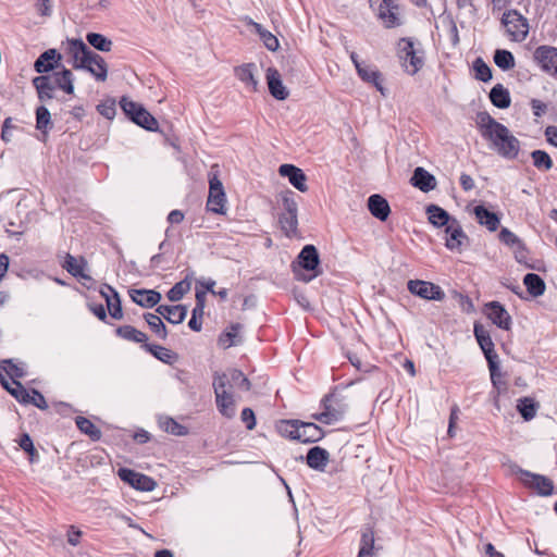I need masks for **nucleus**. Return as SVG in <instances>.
I'll return each mask as SVG.
<instances>
[{
    "instance_id": "nucleus-37",
    "label": "nucleus",
    "mask_w": 557,
    "mask_h": 557,
    "mask_svg": "<svg viewBox=\"0 0 557 557\" xmlns=\"http://www.w3.org/2000/svg\"><path fill=\"white\" fill-rule=\"evenodd\" d=\"M428 218L430 223H432L434 226L441 227V226H447L451 220L449 218V214L444 209L440 208L438 206L431 205L426 209Z\"/></svg>"
},
{
    "instance_id": "nucleus-35",
    "label": "nucleus",
    "mask_w": 557,
    "mask_h": 557,
    "mask_svg": "<svg viewBox=\"0 0 557 557\" xmlns=\"http://www.w3.org/2000/svg\"><path fill=\"white\" fill-rule=\"evenodd\" d=\"M528 293L533 297L542 296L546 289L543 278L535 273H528L523 277Z\"/></svg>"
},
{
    "instance_id": "nucleus-13",
    "label": "nucleus",
    "mask_w": 557,
    "mask_h": 557,
    "mask_svg": "<svg viewBox=\"0 0 557 557\" xmlns=\"http://www.w3.org/2000/svg\"><path fill=\"white\" fill-rule=\"evenodd\" d=\"M474 336L484 352V356L488 363V369L493 374V379L495 380V372L497 371V355L494 351V343L490 336L488 331H486L482 325H474Z\"/></svg>"
},
{
    "instance_id": "nucleus-2",
    "label": "nucleus",
    "mask_w": 557,
    "mask_h": 557,
    "mask_svg": "<svg viewBox=\"0 0 557 557\" xmlns=\"http://www.w3.org/2000/svg\"><path fill=\"white\" fill-rule=\"evenodd\" d=\"M69 53L72 57V65L75 70L89 72L98 82L107 79L108 65L104 59L90 50L83 40H69Z\"/></svg>"
},
{
    "instance_id": "nucleus-4",
    "label": "nucleus",
    "mask_w": 557,
    "mask_h": 557,
    "mask_svg": "<svg viewBox=\"0 0 557 557\" xmlns=\"http://www.w3.org/2000/svg\"><path fill=\"white\" fill-rule=\"evenodd\" d=\"M280 432L301 443H315L324 436L323 430L315 423L298 420L283 421L280 425Z\"/></svg>"
},
{
    "instance_id": "nucleus-6",
    "label": "nucleus",
    "mask_w": 557,
    "mask_h": 557,
    "mask_svg": "<svg viewBox=\"0 0 557 557\" xmlns=\"http://www.w3.org/2000/svg\"><path fill=\"white\" fill-rule=\"evenodd\" d=\"M502 24L506 28V34L510 40L516 42L523 41L529 34L528 20L517 10H508L502 16Z\"/></svg>"
},
{
    "instance_id": "nucleus-8",
    "label": "nucleus",
    "mask_w": 557,
    "mask_h": 557,
    "mask_svg": "<svg viewBox=\"0 0 557 557\" xmlns=\"http://www.w3.org/2000/svg\"><path fill=\"white\" fill-rule=\"evenodd\" d=\"M377 18L387 28L400 25L399 7L394 0H369Z\"/></svg>"
},
{
    "instance_id": "nucleus-11",
    "label": "nucleus",
    "mask_w": 557,
    "mask_h": 557,
    "mask_svg": "<svg viewBox=\"0 0 557 557\" xmlns=\"http://www.w3.org/2000/svg\"><path fill=\"white\" fill-rule=\"evenodd\" d=\"M533 59L541 70L557 78V48L553 46H539L533 52Z\"/></svg>"
},
{
    "instance_id": "nucleus-33",
    "label": "nucleus",
    "mask_w": 557,
    "mask_h": 557,
    "mask_svg": "<svg viewBox=\"0 0 557 557\" xmlns=\"http://www.w3.org/2000/svg\"><path fill=\"white\" fill-rule=\"evenodd\" d=\"M474 214L478 222L484 225L488 231L494 232L498 228V216L494 212L488 211L485 207L476 206L474 208Z\"/></svg>"
},
{
    "instance_id": "nucleus-23",
    "label": "nucleus",
    "mask_w": 557,
    "mask_h": 557,
    "mask_svg": "<svg viewBox=\"0 0 557 557\" xmlns=\"http://www.w3.org/2000/svg\"><path fill=\"white\" fill-rule=\"evenodd\" d=\"M368 209L380 221H386L391 213L387 200L379 194L371 195L368 198Z\"/></svg>"
},
{
    "instance_id": "nucleus-20",
    "label": "nucleus",
    "mask_w": 557,
    "mask_h": 557,
    "mask_svg": "<svg viewBox=\"0 0 557 557\" xmlns=\"http://www.w3.org/2000/svg\"><path fill=\"white\" fill-rule=\"evenodd\" d=\"M445 245L450 250H459L466 234L457 220L453 219L445 228Z\"/></svg>"
},
{
    "instance_id": "nucleus-61",
    "label": "nucleus",
    "mask_w": 557,
    "mask_h": 557,
    "mask_svg": "<svg viewBox=\"0 0 557 557\" xmlns=\"http://www.w3.org/2000/svg\"><path fill=\"white\" fill-rule=\"evenodd\" d=\"M20 447L29 454L30 460L33 461V457L36 454L33 441L27 433H24L18 442Z\"/></svg>"
},
{
    "instance_id": "nucleus-49",
    "label": "nucleus",
    "mask_w": 557,
    "mask_h": 557,
    "mask_svg": "<svg viewBox=\"0 0 557 557\" xmlns=\"http://www.w3.org/2000/svg\"><path fill=\"white\" fill-rule=\"evenodd\" d=\"M86 39L90 46L99 51L108 52L112 48V41L101 34L88 33Z\"/></svg>"
},
{
    "instance_id": "nucleus-64",
    "label": "nucleus",
    "mask_w": 557,
    "mask_h": 557,
    "mask_svg": "<svg viewBox=\"0 0 557 557\" xmlns=\"http://www.w3.org/2000/svg\"><path fill=\"white\" fill-rule=\"evenodd\" d=\"M531 108L533 110V114L535 116L540 117L546 112L547 106L544 102H542L541 100L532 99Z\"/></svg>"
},
{
    "instance_id": "nucleus-38",
    "label": "nucleus",
    "mask_w": 557,
    "mask_h": 557,
    "mask_svg": "<svg viewBox=\"0 0 557 557\" xmlns=\"http://www.w3.org/2000/svg\"><path fill=\"white\" fill-rule=\"evenodd\" d=\"M86 262L84 259H76L75 257L67 255L63 264V268L71 273L73 276L90 280V276L84 273Z\"/></svg>"
},
{
    "instance_id": "nucleus-32",
    "label": "nucleus",
    "mask_w": 557,
    "mask_h": 557,
    "mask_svg": "<svg viewBox=\"0 0 557 557\" xmlns=\"http://www.w3.org/2000/svg\"><path fill=\"white\" fill-rule=\"evenodd\" d=\"M33 85L35 86L41 101L53 98L55 85L50 76H37L33 79Z\"/></svg>"
},
{
    "instance_id": "nucleus-21",
    "label": "nucleus",
    "mask_w": 557,
    "mask_h": 557,
    "mask_svg": "<svg viewBox=\"0 0 557 557\" xmlns=\"http://www.w3.org/2000/svg\"><path fill=\"white\" fill-rule=\"evenodd\" d=\"M410 182L412 186L419 188L424 193L431 191L436 187V180L434 175H432L421 166L414 169Z\"/></svg>"
},
{
    "instance_id": "nucleus-17",
    "label": "nucleus",
    "mask_w": 557,
    "mask_h": 557,
    "mask_svg": "<svg viewBox=\"0 0 557 557\" xmlns=\"http://www.w3.org/2000/svg\"><path fill=\"white\" fill-rule=\"evenodd\" d=\"M278 173L287 177L289 183L299 191L305 193L308 190V186L306 184L307 177L304 171L299 168H296L293 164H282L278 168Z\"/></svg>"
},
{
    "instance_id": "nucleus-1",
    "label": "nucleus",
    "mask_w": 557,
    "mask_h": 557,
    "mask_svg": "<svg viewBox=\"0 0 557 557\" xmlns=\"http://www.w3.org/2000/svg\"><path fill=\"white\" fill-rule=\"evenodd\" d=\"M482 136L491 141V148L500 157L512 160L520 151V141L512 135L507 126L497 122L491 115L485 114L480 119Z\"/></svg>"
},
{
    "instance_id": "nucleus-24",
    "label": "nucleus",
    "mask_w": 557,
    "mask_h": 557,
    "mask_svg": "<svg viewBox=\"0 0 557 557\" xmlns=\"http://www.w3.org/2000/svg\"><path fill=\"white\" fill-rule=\"evenodd\" d=\"M330 459V454L326 449L314 446L308 450L306 460L307 465L317 471H324Z\"/></svg>"
},
{
    "instance_id": "nucleus-7",
    "label": "nucleus",
    "mask_w": 557,
    "mask_h": 557,
    "mask_svg": "<svg viewBox=\"0 0 557 557\" xmlns=\"http://www.w3.org/2000/svg\"><path fill=\"white\" fill-rule=\"evenodd\" d=\"M284 212L280 214L278 222L287 237L296 235L298 227V206L294 199V193L287 191L282 196Z\"/></svg>"
},
{
    "instance_id": "nucleus-45",
    "label": "nucleus",
    "mask_w": 557,
    "mask_h": 557,
    "mask_svg": "<svg viewBox=\"0 0 557 557\" xmlns=\"http://www.w3.org/2000/svg\"><path fill=\"white\" fill-rule=\"evenodd\" d=\"M144 348L158 360L164 363L171 364L175 359V355L173 354V351L165 347L159 345L145 344Z\"/></svg>"
},
{
    "instance_id": "nucleus-25",
    "label": "nucleus",
    "mask_w": 557,
    "mask_h": 557,
    "mask_svg": "<svg viewBox=\"0 0 557 557\" xmlns=\"http://www.w3.org/2000/svg\"><path fill=\"white\" fill-rule=\"evenodd\" d=\"M157 312L172 324L182 323L187 315V308L182 305L166 306L160 305Z\"/></svg>"
},
{
    "instance_id": "nucleus-18",
    "label": "nucleus",
    "mask_w": 557,
    "mask_h": 557,
    "mask_svg": "<svg viewBox=\"0 0 557 557\" xmlns=\"http://www.w3.org/2000/svg\"><path fill=\"white\" fill-rule=\"evenodd\" d=\"M265 76L271 96L277 100H285L289 92L283 84L280 72L275 67H269Z\"/></svg>"
},
{
    "instance_id": "nucleus-15",
    "label": "nucleus",
    "mask_w": 557,
    "mask_h": 557,
    "mask_svg": "<svg viewBox=\"0 0 557 557\" xmlns=\"http://www.w3.org/2000/svg\"><path fill=\"white\" fill-rule=\"evenodd\" d=\"M117 474L122 481L128 483L132 487L139 491L150 492L153 491L157 485L154 480L150 476L135 472L134 470L127 468L119 469Z\"/></svg>"
},
{
    "instance_id": "nucleus-39",
    "label": "nucleus",
    "mask_w": 557,
    "mask_h": 557,
    "mask_svg": "<svg viewBox=\"0 0 557 557\" xmlns=\"http://www.w3.org/2000/svg\"><path fill=\"white\" fill-rule=\"evenodd\" d=\"M226 379L230 381V384H232L233 389H243V391H249L251 387V384L249 380L245 376V374L237 369H228L227 371L223 372Z\"/></svg>"
},
{
    "instance_id": "nucleus-56",
    "label": "nucleus",
    "mask_w": 557,
    "mask_h": 557,
    "mask_svg": "<svg viewBox=\"0 0 557 557\" xmlns=\"http://www.w3.org/2000/svg\"><path fill=\"white\" fill-rule=\"evenodd\" d=\"M51 125V115L46 107H39L36 110V127L39 131H46Z\"/></svg>"
},
{
    "instance_id": "nucleus-51",
    "label": "nucleus",
    "mask_w": 557,
    "mask_h": 557,
    "mask_svg": "<svg viewBox=\"0 0 557 557\" xmlns=\"http://www.w3.org/2000/svg\"><path fill=\"white\" fill-rule=\"evenodd\" d=\"M212 386L214 396H218V394H232L234 391L232 384H230V381L226 379L223 372H215L213 374Z\"/></svg>"
},
{
    "instance_id": "nucleus-47",
    "label": "nucleus",
    "mask_w": 557,
    "mask_h": 557,
    "mask_svg": "<svg viewBox=\"0 0 557 557\" xmlns=\"http://www.w3.org/2000/svg\"><path fill=\"white\" fill-rule=\"evenodd\" d=\"M132 121L147 131H156L158 128L157 120L145 108L139 110Z\"/></svg>"
},
{
    "instance_id": "nucleus-59",
    "label": "nucleus",
    "mask_w": 557,
    "mask_h": 557,
    "mask_svg": "<svg viewBox=\"0 0 557 557\" xmlns=\"http://www.w3.org/2000/svg\"><path fill=\"white\" fill-rule=\"evenodd\" d=\"M28 404H32L41 410H46L48 408V404L44 395L36 389L30 391Z\"/></svg>"
},
{
    "instance_id": "nucleus-29",
    "label": "nucleus",
    "mask_w": 557,
    "mask_h": 557,
    "mask_svg": "<svg viewBox=\"0 0 557 557\" xmlns=\"http://www.w3.org/2000/svg\"><path fill=\"white\" fill-rule=\"evenodd\" d=\"M257 66L255 63L243 64L235 70L237 78L246 85L250 90L256 91L258 89V79L256 78L255 72Z\"/></svg>"
},
{
    "instance_id": "nucleus-58",
    "label": "nucleus",
    "mask_w": 557,
    "mask_h": 557,
    "mask_svg": "<svg viewBox=\"0 0 557 557\" xmlns=\"http://www.w3.org/2000/svg\"><path fill=\"white\" fill-rule=\"evenodd\" d=\"M121 108L125 112V114L133 120V117L141 110L144 107L126 97H123L120 101Z\"/></svg>"
},
{
    "instance_id": "nucleus-48",
    "label": "nucleus",
    "mask_w": 557,
    "mask_h": 557,
    "mask_svg": "<svg viewBox=\"0 0 557 557\" xmlns=\"http://www.w3.org/2000/svg\"><path fill=\"white\" fill-rule=\"evenodd\" d=\"M0 373L3 375L5 374L10 379H12V381L21 379L25 375L24 369L18 364L14 363L11 359L2 360L0 362Z\"/></svg>"
},
{
    "instance_id": "nucleus-36",
    "label": "nucleus",
    "mask_w": 557,
    "mask_h": 557,
    "mask_svg": "<svg viewBox=\"0 0 557 557\" xmlns=\"http://www.w3.org/2000/svg\"><path fill=\"white\" fill-rule=\"evenodd\" d=\"M52 79H53V83H54L55 87L62 89L66 94H73V91H74V85H73L74 76H73V73L70 70L63 69L60 72H55L53 74V78Z\"/></svg>"
},
{
    "instance_id": "nucleus-26",
    "label": "nucleus",
    "mask_w": 557,
    "mask_h": 557,
    "mask_svg": "<svg viewBox=\"0 0 557 557\" xmlns=\"http://www.w3.org/2000/svg\"><path fill=\"white\" fill-rule=\"evenodd\" d=\"M104 287L108 292L101 290V295L106 298L110 315L116 320L122 319L123 311L121 306V299L117 292L109 285H104Z\"/></svg>"
},
{
    "instance_id": "nucleus-43",
    "label": "nucleus",
    "mask_w": 557,
    "mask_h": 557,
    "mask_svg": "<svg viewBox=\"0 0 557 557\" xmlns=\"http://www.w3.org/2000/svg\"><path fill=\"white\" fill-rule=\"evenodd\" d=\"M494 63L503 71H509L516 65L513 54L504 49H497L495 51Z\"/></svg>"
},
{
    "instance_id": "nucleus-31",
    "label": "nucleus",
    "mask_w": 557,
    "mask_h": 557,
    "mask_svg": "<svg viewBox=\"0 0 557 557\" xmlns=\"http://www.w3.org/2000/svg\"><path fill=\"white\" fill-rule=\"evenodd\" d=\"M1 385L21 404H28L29 391H27L17 380L12 383L8 381L5 375L0 373Z\"/></svg>"
},
{
    "instance_id": "nucleus-40",
    "label": "nucleus",
    "mask_w": 557,
    "mask_h": 557,
    "mask_svg": "<svg viewBox=\"0 0 557 557\" xmlns=\"http://www.w3.org/2000/svg\"><path fill=\"white\" fill-rule=\"evenodd\" d=\"M193 275H194L193 273L187 274L186 277L183 281L176 283L168 292L166 297L169 298L170 301H173V302L178 301V300H181L184 297V295L186 293L189 292L190 286H191V282L190 281L193 278Z\"/></svg>"
},
{
    "instance_id": "nucleus-14",
    "label": "nucleus",
    "mask_w": 557,
    "mask_h": 557,
    "mask_svg": "<svg viewBox=\"0 0 557 557\" xmlns=\"http://www.w3.org/2000/svg\"><path fill=\"white\" fill-rule=\"evenodd\" d=\"M518 473L521 482L525 486L535 490L540 495L549 496L553 494L554 485L550 479L522 469Z\"/></svg>"
},
{
    "instance_id": "nucleus-9",
    "label": "nucleus",
    "mask_w": 557,
    "mask_h": 557,
    "mask_svg": "<svg viewBox=\"0 0 557 557\" xmlns=\"http://www.w3.org/2000/svg\"><path fill=\"white\" fill-rule=\"evenodd\" d=\"M347 405L335 396H326L323 399V411L313 418L325 424H332L342 420L347 411Z\"/></svg>"
},
{
    "instance_id": "nucleus-22",
    "label": "nucleus",
    "mask_w": 557,
    "mask_h": 557,
    "mask_svg": "<svg viewBox=\"0 0 557 557\" xmlns=\"http://www.w3.org/2000/svg\"><path fill=\"white\" fill-rule=\"evenodd\" d=\"M357 73L363 82L373 84L382 95H385V89L382 85V74L375 66L357 64Z\"/></svg>"
},
{
    "instance_id": "nucleus-62",
    "label": "nucleus",
    "mask_w": 557,
    "mask_h": 557,
    "mask_svg": "<svg viewBox=\"0 0 557 557\" xmlns=\"http://www.w3.org/2000/svg\"><path fill=\"white\" fill-rule=\"evenodd\" d=\"M242 421L246 424L248 430H253L256 426V417L251 408H244L240 414Z\"/></svg>"
},
{
    "instance_id": "nucleus-19",
    "label": "nucleus",
    "mask_w": 557,
    "mask_h": 557,
    "mask_svg": "<svg viewBox=\"0 0 557 557\" xmlns=\"http://www.w3.org/2000/svg\"><path fill=\"white\" fill-rule=\"evenodd\" d=\"M131 299L140 307L152 308L161 300V294L153 289H131Z\"/></svg>"
},
{
    "instance_id": "nucleus-5",
    "label": "nucleus",
    "mask_w": 557,
    "mask_h": 557,
    "mask_svg": "<svg viewBox=\"0 0 557 557\" xmlns=\"http://www.w3.org/2000/svg\"><path fill=\"white\" fill-rule=\"evenodd\" d=\"M398 57L406 73L414 75L423 65L422 51L416 47L411 38H401L398 41Z\"/></svg>"
},
{
    "instance_id": "nucleus-63",
    "label": "nucleus",
    "mask_w": 557,
    "mask_h": 557,
    "mask_svg": "<svg viewBox=\"0 0 557 557\" xmlns=\"http://www.w3.org/2000/svg\"><path fill=\"white\" fill-rule=\"evenodd\" d=\"M97 110L102 116H104L109 120L113 119L115 115L114 103H108V102L100 103V104H98Z\"/></svg>"
},
{
    "instance_id": "nucleus-3",
    "label": "nucleus",
    "mask_w": 557,
    "mask_h": 557,
    "mask_svg": "<svg viewBox=\"0 0 557 557\" xmlns=\"http://www.w3.org/2000/svg\"><path fill=\"white\" fill-rule=\"evenodd\" d=\"M294 273L297 280L305 283L311 282L322 273L318 249L313 245H306L297 258V265H294Z\"/></svg>"
},
{
    "instance_id": "nucleus-10",
    "label": "nucleus",
    "mask_w": 557,
    "mask_h": 557,
    "mask_svg": "<svg viewBox=\"0 0 557 557\" xmlns=\"http://www.w3.org/2000/svg\"><path fill=\"white\" fill-rule=\"evenodd\" d=\"M226 197L222 182L215 174L210 173L209 177V196L207 200L208 210L223 214L225 213Z\"/></svg>"
},
{
    "instance_id": "nucleus-55",
    "label": "nucleus",
    "mask_w": 557,
    "mask_h": 557,
    "mask_svg": "<svg viewBox=\"0 0 557 557\" xmlns=\"http://www.w3.org/2000/svg\"><path fill=\"white\" fill-rule=\"evenodd\" d=\"M473 70L475 72L476 79L484 82V83L492 79L491 67L483 61V59L478 58L474 60Z\"/></svg>"
},
{
    "instance_id": "nucleus-27",
    "label": "nucleus",
    "mask_w": 557,
    "mask_h": 557,
    "mask_svg": "<svg viewBox=\"0 0 557 557\" xmlns=\"http://www.w3.org/2000/svg\"><path fill=\"white\" fill-rule=\"evenodd\" d=\"M248 26H250L253 32H256L260 39L262 40L263 45L269 49L270 51H276L280 47L278 39L268 29H265L261 24L252 21L249 17L245 18Z\"/></svg>"
},
{
    "instance_id": "nucleus-16",
    "label": "nucleus",
    "mask_w": 557,
    "mask_h": 557,
    "mask_svg": "<svg viewBox=\"0 0 557 557\" xmlns=\"http://www.w3.org/2000/svg\"><path fill=\"white\" fill-rule=\"evenodd\" d=\"M486 315L495 325L503 330L508 331L511 326V317L498 301H492L486 305Z\"/></svg>"
},
{
    "instance_id": "nucleus-12",
    "label": "nucleus",
    "mask_w": 557,
    "mask_h": 557,
    "mask_svg": "<svg viewBox=\"0 0 557 557\" xmlns=\"http://www.w3.org/2000/svg\"><path fill=\"white\" fill-rule=\"evenodd\" d=\"M408 290L422 299L441 301L445 298L444 290L432 282L410 280L407 283Z\"/></svg>"
},
{
    "instance_id": "nucleus-50",
    "label": "nucleus",
    "mask_w": 557,
    "mask_h": 557,
    "mask_svg": "<svg viewBox=\"0 0 557 557\" xmlns=\"http://www.w3.org/2000/svg\"><path fill=\"white\" fill-rule=\"evenodd\" d=\"M159 425L160 428L165 431L166 433L173 434V435H185L187 433V430L182 424L177 423L174 419L170 417H161L159 419Z\"/></svg>"
},
{
    "instance_id": "nucleus-30",
    "label": "nucleus",
    "mask_w": 557,
    "mask_h": 557,
    "mask_svg": "<svg viewBox=\"0 0 557 557\" xmlns=\"http://www.w3.org/2000/svg\"><path fill=\"white\" fill-rule=\"evenodd\" d=\"M218 411L226 419H233L236 414V398L232 394H218L215 396Z\"/></svg>"
},
{
    "instance_id": "nucleus-42",
    "label": "nucleus",
    "mask_w": 557,
    "mask_h": 557,
    "mask_svg": "<svg viewBox=\"0 0 557 557\" xmlns=\"http://www.w3.org/2000/svg\"><path fill=\"white\" fill-rule=\"evenodd\" d=\"M373 550L374 532L369 529L362 533L358 557H375Z\"/></svg>"
},
{
    "instance_id": "nucleus-44",
    "label": "nucleus",
    "mask_w": 557,
    "mask_h": 557,
    "mask_svg": "<svg viewBox=\"0 0 557 557\" xmlns=\"http://www.w3.org/2000/svg\"><path fill=\"white\" fill-rule=\"evenodd\" d=\"M144 319L151 329V331L161 339H165L168 336V331L162 322L161 318L154 313H146L144 314Z\"/></svg>"
},
{
    "instance_id": "nucleus-52",
    "label": "nucleus",
    "mask_w": 557,
    "mask_h": 557,
    "mask_svg": "<svg viewBox=\"0 0 557 557\" xmlns=\"http://www.w3.org/2000/svg\"><path fill=\"white\" fill-rule=\"evenodd\" d=\"M533 165L540 171H548L553 168V160L544 150H534L531 152Z\"/></svg>"
},
{
    "instance_id": "nucleus-41",
    "label": "nucleus",
    "mask_w": 557,
    "mask_h": 557,
    "mask_svg": "<svg viewBox=\"0 0 557 557\" xmlns=\"http://www.w3.org/2000/svg\"><path fill=\"white\" fill-rule=\"evenodd\" d=\"M116 334L124 339H127V341H131L134 343H143L144 345L146 344V341L148 338L144 332H141L131 325H123V326L117 327Z\"/></svg>"
},
{
    "instance_id": "nucleus-34",
    "label": "nucleus",
    "mask_w": 557,
    "mask_h": 557,
    "mask_svg": "<svg viewBox=\"0 0 557 557\" xmlns=\"http://www.w3.org/2000/svg\"><path fill=\"white\" fill-rule=\"evenodd\" d=\"M490 100L499 109L508 108L511 102L509 91L502 84H497L491 89Z\"/></svg>"
},
{
    "instance_id": "nucleus-28",
    "label": "nucleus",
    "mask_w": 557,
    "mask_h": 557,
    "mask_svg": "<svg viewBox=\"0 0 557 557\" xmlns=\"http://www.w3.org/2000/svg\"><path fill=\"white\" fill-rule=\"evenodd\" d=\"M61 59V54L55 49H48L42 52L35 61L34 67L37 73H47L54 69L55 63Z\"/></svg>"
},
{
    "instance_id": "nucleus-53",
    "label": "nucleus",
    "mask_w": 557,
    "mask_h": 557,
    "mask_svg": "<svg viewBox=\"0 0 557 557\" xmlns=\"http://www.w3.org/2000/svg\"><path fill=\"white\" fill-rule=\"evenodd\" d=\"M517 409L527 421L533 419L536 414L535 404L528 397L519 399Z\"/></svg>"
},
{
    "instance_id": "nucleus-54",
    "label": "nucleus",
    "mask_w": 557,
    "mask_h": 557,
    "mask_svg": "<svg viewBox=\"0 0 557 557\" xmlns=\"http://www.w3.org/2000/svg\"><path fill=\"white\" fill-rule=\"evenodd\" d=\"M240 329L242 325L238 323L231 325L230 330L220 337V344L224 348H228L231 346L238 344L240 341H237L236 338L238 337Z\"/></svg>"
},
{
    "instance_id": "nucleus-60",
    "label": "nucleus",
    "mask_w": 557,
    "mask_h": 557,
    "mask_svg": "<svg viewBox=\"0 0 557 557\" xmlns=\"http://www.w3.org/2000/svg\"><path fill=\"white\" fill-rule=\"evenodd\" d=\"M16 128L17 126L13 124V119L7 117L2 124L1 139L4 143H10L12 140V131Z\"/></svg>"
},
{
    "instance_id": "nucleus-46",
    "label": "nucleus",
    "mask_w": 557,
    "mask_h": 557,
    "mask_svg": "<svg viewBox=\"0 0 557 557\" xmlns=\"http://www.w3.org/2000/svg\"><path fill=\"white\" fill-rule=\"evenodd\" d=\"M75 422L79 431L88 435L92 441L100 440L101 431L89 419L77 417Z\"/></svg>"
},
{
    "instance_id": "nucleus-57",
    "label": "nucleus",
    "mask_w": 557,
    "mask_h": 557,
    "mask_svg": "<svg viewBox=\"0 0 557 557\" xmlns=\"http://www.w3.org/2000/svg\"><path fill=\"white\" fill-rule=\"evenodd\" d=\"M499 240L507 245L510 248H515L516 246L520 247V244H522V240L510 230L503 227L499 232Z\"/></svg>"
}]
</instances>
